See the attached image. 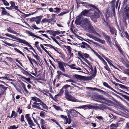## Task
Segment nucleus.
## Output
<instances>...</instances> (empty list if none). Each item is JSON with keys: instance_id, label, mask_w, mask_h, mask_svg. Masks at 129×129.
Here are the masks:
<instances>
[{"instance_id": "1", "label": "nucleus", "mask_w": 129, "mask_h": 129, "mask_svg": "<svg viewBox=\"0 0 129 129\" xmlns=\"http://www.w3.org/2000/svg\"><path fill=\"white\" fill-rule=\"evenodd\" d=\"M100 11L97 8H92L90 9L87 10L85 9L82 11L81 14L83 16L90 17L91 18H97L99 17Z\"/></svg>"}, {"instance_id": "2", "label": "nucleus", "mask_w": 129, "mask_h": 129, "mask_svg": "<svg viewBox=\"0 0 129 129\" xmlns=\"http://www.w3.org/2000/svg\"><path fill=\"white\" fill-rule=\"evenodd\" d=\"M95 29V28L92 25L91 23L90 25H89V26L87 27L86 29H84L86 31H88L90 33H94L96 36L101 37V36L96 31Z\"/></svg>"}, {"instance_id": "3", "label": "nucleus", "mask_w": 129, "mask_h": 129, "mask_svg": "<svg viewBox=\"0 0 129 129\" xmlns=\"http://www.w3.org/2000/svg\"><path fill=\"white\" fill-rule=\"evenodd\" d=\"M91 23L90 20L86 18L81 21V23L80 25L84 29L89 25H90Z\"/></svg>"}, {"instance_id": "4", "label": "nucleus", "mask_w": 129, "mask_h": 129, "mask_svg": "<svg viewBox=\"0 0 129 129\" xmlns=\"http://www.w3.org/2000/svg\"><path fill=\"white\" fill-rule=\"evenodd\" d=\"M66 98L68 100L74 102H78V100L74 96L71 95L69 92L66 90L65 91Z\"/></svg>"}, {"instance_id": "5", "label": "nucleus", "mask_w": 129, "mask_h": 129, "mask_svg": "<svg viewBox=\"0 0 129 129\" xmlns=\"http://www.w3.org/2000/svg\"><path fill=\"white\" fill-rule=\"evenodd\" d=\"M57 63L58 64V67L60 69L62 72H64L65 70L64 67H66L67 64L62 61H58Z\"/></svg>"}, {"instance_id": "6", "label": "nucleus", "mask_w": 129, "mask_h": 129, "mask_svg": "<svg viewBox=\"0 0 129 129\" xmlns=\"http://www.w3.org/2000/svg\"><path fill=\"white\" fill-rule=\"evenodd\" d=\"M76 19L75 21V24L78 25H80L81 23V21L83 19V16L81 14L76 17Z\"/></svg>"}, {"instance_id": "7", "label": "nucleus", "mask_w": 129, "mask_h": 129, "mask_svg": "<svg viewBox=\"0 0 129 129\" xmlns=\"http://www.w3.org/2000/svg\"><path fill=\"white\" fill-rule=\"evenodd\" d=\"M8 88L3 85L0 84V94L2 95H6V91Z\"/></svg>"}, {"instance_id": "8", "label": "nucleus", "mask_w": 129, "mask_h": 129, "mask_svg": "<svg viewBox=\"0 0 129 129\" xmlns=\"http://www.w3.org/2000/svg\"><path fill=\"white\" fill-rule=\"evenodd\" d=\"M5 35L6 36H7L9 37H10L12 39L16 40L17 41H15L20 43H21L22 40V39L19 38L18 37H16L14 35H12L9 34L7 33L5 34Z\"/></svg>"}, {"instance_id": "9", "label": "nucleus", "mask_w": 129, "mask_h": 129, "mask_svg": "<svg viewBox=\"0 0 129 129\" xmlns=\"http://www.w3.org/2000/svg\"><path fill=\"white\" fill-rule=\"evenodd\" d=\"M78 56L80 57L82 59L85 58L84 57L87 58L89 57V55L87 53H82L81 51H78Z\"/></svg>"}, {"instance_id": "10", "label": "nucleus", "mask_w": 129, "mask_h": 129, "mask_svg": "<svg viewBox=\"0 0 129 129\" xmlns=\"http://www.w3.org/2000/svg\"><path fill=\"white\" fill-rule=\"evenodd\" d=\"M103 84L104 85V86L105 87H107V88H109V89H111V90L113 91L114 92H115L117 94H120L119 93L117 92L116 90H115L114 89H113L112 87H111L110 85H109L106 82H104L103 83Z\"/></svg>"}, {"instance_id": "11", "label": "nucleus", "mask_w": 129, "mask_h": 129, "mask_svg": "<svg viewBox=\"0 0 129 129\" xmlns=\"http://www.w3.org/2000/svg\"><path fill=\"white\" fill-rule=\"evenodd\" d=\"M71 114L75 117L77 116L79 114H81L78 112L76 111L75 110L72 109L70 111Z\"/></svg>"}, {"instance_id": "12", "label": "nucleus", "mask_w": 129, "mask_h": 129, "mask_svg": "<svg viewBox=\"0 0 129 129\" xmlns=\"http://www.w3.org/2000/svg\"><path fill=\"white\" fill-rule=\"evenodd\" d=\"M80 4L84 5L83 6L85 7L86 8H88L89 7H92V8H96V7H97L95 6L92 4H89L86 2H81Z\"/></svg>"}, {"instance_id": "13", "label": "nucleus", "mask_w": 129, "mask_h": 129, "mask_svg": "<svg viewBox=\"0 0 129 129\" xmlns=\"http://www.w3.org/2000/svg\"><path fill=\"white\" fill-rule=\"evenodd\" d=\"M41 102H39L40 103H35V104H36L38 105L39 107L41 105L43 107V108L44 109H47L48 108V107L45 104L43 101L41 100Z\"/></svg>"}, {"instance_id": "14", "label": "nucleus", "mask_w": 129, "mask_h": 129, "mask_svg": "<svg viewBox=\"0 0 129 129\" xmlns=\"http://www.w3.org/2000/svg\"><path fill=\"white\" fill-rule=\"evenodd\" d=\"M26 32L30 36H33V37H35L39 39H40L41 40H43V39H42L40 37L38 36H37L34 34L32 32L28 30H27Z\"/></svg>"}, {"instance_id": "15", "label": "nucleus", "mask_w": 129, "mask_h": 129, "mask_svg": "<svg viewBox=\"0 0 129 129\" xmlns=\"http://www.w3.org/2000/svg\"><path fill=\"white\" fill-rule=\"evenodd\" d=\"M119 125V123H118L117 122L116 123H112L110 126V129H115L118 127Z\"/></svg>"}, {"instance_id": "16", "label": "nucleus", "mask_w": 129, "mask_h": 129, "mask_svg": "<svg viewBox=\"0 0 129 129\" xmlns=\"http://www.w3.org/2000/svg\"><path fill=\"white\" fill-rule=\"evenodd\" d=\"M113 84H114L115 86H117L118 85L121 88L125 90H128L129 88L128 87H126L124 85L118 83H114Z\"/></svg>"}, {"instance_id": "17", "label": "nucleus", "mask_w": 129, "mask_h": 129, "mask_svg": "<svg viewBox=\"0 0 129 129\" xmlns=\"http://www.w3.org/2000/svg\"><path fill=\"white\" fill-rule=\"evenodd\" d=\"M43 17V16H40L36 17L35 22L37 24L40 23L41 19Z\"/></svg>"}, {"instance_id": "18", "label": "nucleus", "mask_w": 129, "mask_h": 129, "mask_svg": "<svg viewBox=\"0 0 129 129\" xmlns=\"http://www.w3.org/2000/svg\"><path fill=\"white\" fill-rule=\"evenodd\" d=\"M110 32L112 35L115 34V35H116V30L112 26H111L109 27Z\"/></svg>"}, {"instance_id": "19", "label": "nucleus", "mask_w": 129, "mask_h": 129, "mask_svg": "<svg viewBox=\"0 0 129 129\" xmlns=\"http://www.w3.org/2000/svg\"><path fill=\"white\" fill-rule=\"evenodd\" d=\"M20 43L24 44L27 45L29 47L30 49H32V48H33L32 46L25 40L22 39Z\"/></svg>"}, {"instance_id": "20", "label": "nucleus", "mask_w": 129, "mask_h": 129, "mask_svg": "<svg viewBox=\"0 0 129 129\" xmlns=\"http://www.w3.org/2000/svg\"><path fill=\"white\" fill-rule=\"evenodd\" d=\"M7 30L8 32L12 33H13L17 35H18V33L15 32L12 28L11 27H8L7 28Z\"/></svg>"}, {"instance_id": "21", "label": "nucleus", "mask_w": 129, "mask_h": 129, "mask_svg": "<svg viewBox=\"0 0 129 129\" xmlns=\"http://www.w3.org/2000/svg\"><path fill=\"white\" fill-rule=\"evenodd\" d=\"M104 37L106 39L107 41V42L108 43V44H109L110 46H111V44L112 43L111 41L110 40V38L109 36L106 35L105 34H104Z\"/></svg>"}, {"instance_id": "22", "label": "nucleus", "mask_w": 129, "mask_h": 129, "mask_svg": "<svg viewBox=\"0 0 129 129\" xmlns=\"http://www.w3.org/2000/svg\"><path fill=\"white\" fill-rule=\"evenodd\" d=\"M51 21V20L50 19L45 18L42 20L41 22L43 23L48 22L50 23Z\"/></svg>"}, {"instance_id": "23", "label": "nucleus", "mask_w": 129, "mask_h": 129, "mask_svg": "<svg viewBox=\"0 0 129 129\" xmlns=\"http://www.w3.org/2000/svg\"><path fill=\"white\" fill-rule=\"evenodd\" d=\"M35 103H37V102H35L33 103V105H32V107L34 108H36L38 109L39 110H41L43 111H44L43 109H41V108L39 107L38 105H37L36 104H35Z\"/></svg>"}, {"instance_id": "24", "label": "nucleus", "mask_w": 129, "mask_h": 129, "mask_svg": "<svg viewBox=\"0 0 129 129\" xmlns=\"http://www.w3.org/2000/svg\"><path fill=\"white\" fill-rule=\"evenodd\" d=\"M18 75L19 76L21 77L22 78L25 79L27 81L28 83H31V82L30 80V79L29 78H26L22 76L21 75L19 74Z\"/></svg>"}, {"instance_id": "25", "label": "nucleus", "mask_w": 129, "mask_h": 129, "mask_svg": "<svg viewBox=\"0 0 129 129\" xmlns=\"http://www.w3.org/2000/svg\"><path fill=\"white\" fill-rule=\"evenodd\" d=\"M82 45H80V47L81 48H86V47H90V46L86 43L85 42H82Z\"/></svg>"}, {"instance_id": "26", "label": "nucleus", "mask_w": 129, "mask_h": 129, "mask_svg": "<svg viewBox=\"0 0 129 129\" xmlns=\"http://www.w3.org/2000/svg\"><path fill=\"white\" fill-rule=\"evenodd\" d=\"M27 122L28 124L30 125V128H32L33 126H35L31 119L29 120Z\"/></svg>"}, {"instance_id": "27", "label": "nucleus", "mask_w": 129, "mask_h": 129, "mask_svg": "<svg viewBox=\"0 0 129 129\" xmlns=\"http://www.w3.org/2000/svg\"><path fill=\"white\" fill-rule=\"evenodd\" d=\"M124 120L123 118H122L119 119L118 120V121L117 122L118 123H119V125H120L124 122Z\"/></svg>"}, {"instance_id": "28", "label": "nucleus", "mask_w": 129, "mask_h": 129, "mask_svg": "<svg viewBox=\"0 0 129 129\" xmlns=\"http://www.w3.org/2000/svg\"><path fill=\"white\" fill-rule=\"evenodd\" d=\"M103 100H104L105 101L104 102V103H105L108 106H109L110 105V104H107L106 103V102L109 103H112V101L110 100L106 99H103Z\"/></svg>"}, {"instance_id": "29", "label": "nucleus", "mask_w": 129, "mask_h": 129, "mask_svg": "<svg viewBox=\"0 0 129 129\" xmlns=\"http://www.w3.org/2000/svg\"><path fill=\"white\" fill-rule=\"evenodd\" d=\"M17 115V113L15 112L14 111H13L12 113V114L10 116V118H12L13 117V118L16 117Z\"/></svg>"}, {"instance_id": "30", "label": "nucleus", "mask_w": 129, "mask_h": 129, "mask_svg": "<svg viewBox=\"0 0 129 129\" xmlns=\"http://www.w3.org/2000/svg\"><path fill=\"white\" fill-rule=\"evenodd\" d=\"M31 100L36 102H41V100L36 97H32Z\"/></svg>"}, {"instance_id": "31", "label": "nucleus", "mask_w": 129, "mask_h": 129, "mask_svg": "<svg viewBox=\"0 0 129 129\" xmlns=\"http://www.w3.org/2000/svg\"><path fill=\"white\" fill-rule=\"evenodd\" d=\"M65 120L66 121V122L64 123L65 124L68 123L70 124L71 123V119L70 118H67L65 119Z\"/></svg>"}, {"instance_id": "32", "label": "nucleus", "mask_w": 129, "mask_h": 129, "mask_svg": "<svg viewBox=\"0 0 129 129\" xmlns=\"http://www.w3.org/2000/svg\"><path fill=\"white\" fill-rule=\"evenodd\" d=\"M125 14H126V15L128 18L129 17V7L125 10L124 11Z\"/></svg>"}, {"instance_id": "33", "label": "nucleus", "mask_w": 129, "mask_h": 129, "mask_svg": "<svg viewBox=\"0 0 129 129\" xmlns=\"http://www.w3.org/2000/svg\"><path fill=\"white\" fill-rule=\"evenodd\" d=\"M109 117L111 118V119L113 120L117 119L116 116L113 115L112 114H109Z\"/></svg>"}, {"instance_id": "34", "label": "nucleus", "mask_w": 129, "mask_h": 129, "mask_svg": "<svg viewBox=\"0 0 129 129\" xmlns=\"http://www.w3.org/2000/svg\"><path fill=\"white\" fill-rule=\"evenodd\" d=\"M115 44L116 46V48L118 49V50L120 52V53L122 54L123 53L122 50H121L120 47L118 45L116 42H115Z\"/></svg>"}, {"instance_id": "35", "label": "nucleus", "mask_w": 129, "mask_h": 129, "mask_svg": "<svg viewBox=\"0 0 129 129\" xmlns=\"http://www.w3.org/2000/svg\"><path fill=\"white\" fill-rule=\"evenodd\" d=\"M2 14L3 15H6L8 16H11L10 14L8 13L6 10H2Z\"/></svg>"}, {"instance_id": "36", "label": "nucleus", "mask_w": 129, "mask_h": 129, "mask_svg": "<svg viewBox=\"0 0 129 129\" xmlns=\"http://www.w3.org/2000/svg\"><path fill=\"white\" fill-rule=\"evenodd\" d=\"M10 3L11 5V6H10V7L12 9H14V7L15 6L14 2L12 1H11Z\"/></svg>"}, {"instance_id": "37", "label": "nucleus", "mask_w": 129, "mask_h": 129, "mask_svg": "<svg viewBox=\"0 0 129 129\" xmlns=\"http://www.w3.org/2000/svg\"><path fill=\"white\" fill-rule=\"evenodd\" d=\"M2 41L3 42V43L7 44V45L11 46L14 47V46L15 44H11L10 43H7V42H4L3 41V40H2Z\"/></svg>"}, {"instance_id": "38", "label": "nucleus", "mask_w": 129, "mask_h": 129, "mask_svg": "<svg viewBox=\"0 0 129 129\" xmlns=\"http://www.w3.org/2000/svg\"><path fill=\"white\" fill-rule=\"evenodd\" d=\"M14 49L18 52L21 54L23 56H24V54L21 51L19 50V49H18L17 48H15Z\"/></svg>"}, {"instance_id": "39", "label": "nucleus", "mask_w": 129, "mask_h": 129, "mask_svg": "<svg viewBox=\"0 0 129 129\" xmlns=\"http://www.w3.org/2000/svg\"><path fill=\"white\" fill-rule=\"evenodd\" d=\"M87 88H89V89H91V90H97L99 91H100L102 92H104V91L100 89H97L96 88H92V87H87Z\"/></svg>"}, {"instance_id": "40", "label": "nucleus", "mask_w": 129, "mask_h": 129, "mask_svg": "<svg viewBox=\"0 0 129 129\" xmlns=\"http://www.w3.org/2000/svg\"><path fill=\"white\" fill-rule=\"evenodd\" d=\"M69 11H63V12H62L60 14H58L57 16H62L64 14H66L68 13Z\"/></svg>"}, {"instance_id": "41", "label": "nucleus", "mask_w": 129, "mask_h": 129, "mask_svg": "<svg viewBox=\"0 0 129 129\" xmlns=\"http://www.w3.org/2000/svg\"><path fill=\"white\" fill-rule=\"evenodd\" d=\"M29 116L30 114H27L25 115V117L27 121L31 119Z\"/></svg>"}, {"instance_id": "42", "label": "nucleus", "mask_w": 129, "mask_h": 129, "mask_svg": "<svg viewBox=\"0 0 129 129\" xmlns=\"http://www.w3.org/2000/svg\"><path fill=\"white\" fill-rule=\"evenodd\" d=\"M3 2L4 5L6 6H9V4L5 0H1Z\"/></svg>"}, {"instance_id": "43", "label": "nucleus", "mask_w": 129, "mask_h": 129, "mask_svg": "<svg viewBox=\"0 0 129 129\" xmlns=\"http://www.w3.org/2000/svg\"><path fill=\"white\" fill-rule=\"evenodd\" d=\"M63 92V90L62 89H61L60 90V92H59V93H58L57 94V96H60V95H62V94Z\"/></svg>"}, {"instance_id": "44", "label": "nucleus", "mask_w": 129, "mask_h": 129, "mask_svg": "<svg viewBox=\"0 0 129 129\" xmlns=\"http://www.w3.org/2000/svg\"><path fill=\"white\" fill-rule=\"evenodd\" d=\"M87 107L90 109H94L96 108V107L94 106H92L91 105H89L87 106Z\"/></svg>"}, {"instance_id": "45", "label": "nucleus", "mask_w": 129, "mask_h": 129, "mask_svg": "<svg viewBox=\"0 0 129 129\" xmlns=\"http://www.w3.org/2000/svg\"><path fill=\"white\" fill-rule=\"evenodd\" d=\"M64 47L68 50L69 52H70L71 51V48L70 46H64Z\"/></svg>"}, {"instance_id": "46", "label": "nucleus", "mask_w": 129, "mask_h": 129, "mask_svg": "<svg viewBox=\"0 0 129 129\" xmlns=\"http://www.w3.org/2000/svg\"><path fill=\"white\" fill-rule=\"evenodd\" d=\"M56 15L55 14H52V18L51 19H50L51 20V21H54L55 20L54 19L55 17V16Z\"/></svg>"}, {"instance_id": "47", "label": "nucleus", "mask_w": 129, "mask_h": 129, "mask_svg": "<svg viewBox=\"0 0 129 129\" xmlns=\"http://www.w3.org/2000/svg\"><path fill=\"white\" fill-rule=\"evenodd\" d=\"M40 123L41 125H43L45 124V121L42 119H40Z\"/></svg>"}, {"instance_id": "48", "label": "nucleus", "mask_w": 129, "mask_h": 129, "mask_svg": "<svg viewBox=\"0 0 129 129\" xmlns=\"http://www.w3.org/2000/svg\"><path fill=\"white\" fill-rule=\"evenodd\" d=\"M95 117L100 120H101L103 119V117L101 116H96Z\"/></svg>"}, {"instance_id": "49", "label": "nucleus", "mask_w": 129, "mask_h": 129, "mask_svg": "<svg viewBox=\"0 0 129 129\" xmlns=\"http://www.w3.org/2000/svg\"><path fill=\"white\" fill-rule=\"evenodd\" d=\"M71 86L70 85H68L66 84L62 88V89H66L68 87H70Z\"/></svg>"}, {"instance_id": "50", "label": "nucleus", "mask_w": 129, "mask_h": 129, "mask_svg": "<svg viewBox=\"0 0 129 129\" xmlns=\"http://www.w3.org/2000/svg\"><path fill=\"white\" fill-rule=\"evenodd\" d=\"M36 19V17L31 18L30 19L29 21L30 22L35 21Z\"/></svg>"}, {"instance_id": "51", "label": "nucleus", "mask_w": 129, "mask_h": 129, "mask_svg": "<svg viewBox=\"0 0 129 129\" xmlns=\"http://www.w3.org/2000/svg\"><path fill=\"white\" fill-rule=\"evenodd\" d=\"M23 71V73L24 74L26 75H28L29 74V73L27 71H25L22 68L21 69Z\"/></svg>"}, {"instance_id": "52", "label": "nucleus", "mask_w": 129, "mask_h": 129, "mask_svg": "<svg viewBox=\"0 0 129 129\" xmlns=\"http://www.w3.org/2000/svg\"><path fill=\"white\" fill-rule=\"evenodd\" d=\"M86 35L88 37H89L90 38H92V39L94 36L92 35L91 34H90L89 33H87L86 34Z\"/></svg>"}, {"instance_id": "53", "label": "nucleus", "mask_w": 129, "mask_h": 129, "mask_svg": "<svg viewBox=\"0 0 129 129\" xmlns=\"http://www.w3.org/2000/svg\"><path fill=\"white\" fill-rule=\"evenodd\" d=\"M32 27L34 28L35 29H39L40 28L36 26L35 25H33L31 26Z\"/></svg>"}, {"instance_id": "54", "label": "nucleus", "mask_w": 129, "mask_h": 129, "mask_svg": "<svg viewBox=\"0 0 129 129\" xmlns=\"http://www.w3.org/2000/svg\"><path fill=\"white\" fill-rule=\"evenodd\" d=\"M66 81L67 82H69L74 83H76V82L75 81H74V80L72 79H69L67 80Z\"/></svg>"}, {"instance_id": "55", "label": "nucleus", "mask_w": 129, "mask_h": 129, "mask_svg": "<svg viewBox=\"0 0 129 129\" xmlns=\"http://www.w3.org/2000/svg\"><path fill=\"white\" fill-rule=\"evenodd\" d=\"M43 45L44 46H47L49 47L52 48H54V47L52 45H50V44H43Z\"/></svg>"}, {"instance_id": "56", "label": "nucleus", "mask_w": 129, "mask_h": 129, "mask_svg": "<svg viewBox=\"0 0 129 129\" xmlns=\"http://www.w3.org/2000/svg\"><path fill=\"white\" fill-rule=\"evenodd\" d=\"M115 0H113L111 3V4L112 7H113L115 3Z\"/></svg>"}, {"instance_id": "57", "label": "nucleus", "mask_w": 129, "mask_h": 129, "mask_svg": "<svg viewBox=\"0 0 129 129\" xmlns=\"http://www.w3.org/2000/svg\"><path fill=\"white\" fill-rule=\"evenodd\" d=\"M40 115L43 118L45 117V114L43 112H41L40 113Z\"/></svg>"}, {"instance_id": "58", "label": "nucleus", "mask_w": 129, "mask_h": 129, "mask_svg": "<svg viewBox=\"0 0 129 129\" xmlns=\"http://www.w3.org/2000/svg\"><path fill=\"white\" fill-rule=\"evenodd\" d=\"M40 46L46 52H48V51L44 48V47L43 46V45L41 44Z\"/></svg>"}, {"instance_id": "59", "label": "nucleus", "mask_w": 129, "mask_h": 129, "mask_svg": "<svg viewBox=\"0 0 129 129\" xmlns=\"http://www.w3.org/2000/svg\"><path fill=\"white\" fill-rule=\"evenodd\" d=\"M98 42H99L100 43H102V44H104L105 43V41L101 39H99V41H98Z\"/></svg>"}, {"instance_id": "60", "label": "nucleus", "mask_w": 129, "mask_h": 129, "mask_svg": "<svg viewBox=\"0 0 129 129\" xmlns=\"http://www.w3.org/2000/svg\"><path fill=\"white\" fill-rule=\"evenodd\" d=\"M10 127L11 129H16L18 127V126L16 127L15 125H12L10 126Z\"/></svg>"}, {"instance_id": "61", "label": "nucleus", "mask_w": 129, "mask_h": 129, "mask_svg": "<svg viewBox=\"0 0 129 129\" xmlns=\"http://www.w3.org/2000/svg\"><path fill=\"white\" fill-rule=\"evenodd\" d=\"M104 67L105 68V69L106 70H107V71H109V70H110V69L109 68L107 64L106 65H105V66H104Z\"/></svg>"}, {"instance_id": "62", "label": "nucleus", "mask_w": 129, "mask_h": 129, "mask_svg": "<svg viewBox=\"0 0 129 129\" xmlns=\"http://www.w3.org/2000/svg\"><path fill=\"white\" fill-rule=\"evenodd\" d=\"M20 84L22 86V87L23 88V89L26 88L25 85L22 82H20Z\"/></svg>"}, {"instance_id": "63", "label": "nucleus", "mask_w": 129, "mask_h": 129, "mask_svg": "<svg viewBox=\"0 0 129 129\" xmlns=\"http://www.w3.org/2000/svg\"><path fill=\"white\" fill-rule=\"evenodd\" d=\"M74 76L77 79H79L80 78L81 76L78 75H76Z\"/></svg>"}, {"instance_id": "64", "label": "nucleus", "mask_w": 129, "mask_h": 129, "mask_svg": "<svg viewBox=\"0 0 129 129\" xmlns=\"http://www.w3.org/2000/svg\"><path fill=\"white\" fill-rule=\"evenodd\" d=\"M33 56L36 59H37L38 60H39V57L37 55H37L35 54Z\"/></svg>"}]
</instances>
